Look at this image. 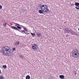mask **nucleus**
Here are the masks:
<instances>
[{"label":"nucleus","mask_w":79,"mask_h":79,"mask_svg":"<svg viewBox=\"0 0 79 79\" xmlns=\"http://www.w3.org/2000/svg\"><path fill=\"white\" fill-rule=\"evenodd\" d=\"M44 6H45V7H46V6H47V5L45 4H44Z\"/></svg>","instance_id":"nucleus-29"},{"label":"nucleus","mask_w":79,"mask_h":79,"mask_svg":"<svg viewBox=\"0 0 79 79\" xmlns=\"http://www.w3.org/2000/svg\"><path fill=\"white\" fill-rule=\"evenodd\" d=\"M15 26H17V27L15 26H11V28L12 29H15V30L16 31H18L19 32L20 31V30H19V29H21V27H19V26H21L22 27H23V26L20 25H19V24L18 23H15Z\"/></svg>","instance_id":"nucleus-2"},{"label":"nucleus","mask_w":79,"mask_h":79,"mask_svg":"<svg viewBox=\"0 0 79 79\" xmlns=\"http://www.w3.org/2000/svg\"><path fill=\"white\" fill-rule=\"evenodd\" d=\"M29 34V33H26V34H27V35H28Z\"/></svg>","instance_id":"nucleus-30"},{"label":"nucleus","mask_w":79,"mask_h":79,"mask_svg":"<svg viewBox=\"0 0 79 79\" xmlns=\"http://www.w3.org/2000/svg\"><path fill=\"white\" fill-rule=\"evenodd\" d=\"M24 31H27V29L26 28H24Z\"/></svg>","instance_id":"nucleus-19"},{"label":"nucleus","mask_w":79,"mask_h":79,"mask_svg":"<svg viewBox=\"0 0 79 79\" xmlns=\"http://www.w3.org/2000/svg\"><path fill=\"white\" fill-rule=\"evenodd\" d=\"M0 73H1V71L0 70Z\"/></svg>","instance_id":"nucleus-33"},{"label":"nucleus","mask_w":79,"mask_h":79,"mask_svg":"<svg viewBox=\"0 0 79 79\" xmlns=\"http://www.w3.org/2000/svg\"><path fill=\"white\" fill-rule=\"evenodd\" d=\"M15 49H16V48H13L12 49L13 51H14L15 50Z\"/></svg>","instance_id":"nucleus-23"},{"label":"nucleus","mask_w":79,"mask_h":79,"mask_svg":"<svg viewBox=\"0 0 79 79\" xmlns=\"http://www.w3.org/2000/svg\"><path fill=\"white\" fill-rule=\"evenodd\" d=\"M10 49L9 47L8 46H4L2 49V53L5 55H7L8 52L10 53Z\"/></svg>","instance_id":"nucleus-1"},{"label":"nucleus","mask_w":79,"mask_h":79,"mask_svg":"<svg viewBox=\"0 0 79 79\" xmlns=\"http://www.w3.org/2000/svg\"><path fill=\"white\" fill-rule=\"evenodd\" d=\"M74 75L75 76H76L77 74V73H76V71H75L74 72Z\"/></svg>","instance_id":"nucleus-22"},{"label":"nucleus","mask_w":79,"mask_h":79,"mask_svg":"<svg viewBox=\"0 0 79 79\" xmlns=\"http://www.w3.org/2000/svg\"><path fill=\"white\" fill-rule=\"evenodd\" d=\"M6 23H5L4 24H3V26L6 27Z\"/></svg>","instance_id":"nucleus-20"},{"label":"nucleus","mask_w":79,"mask_h":79,"mask_svg":"<svg viewBox=\"0 0 79 79\" xmlns=\"http://www.w3.org/2000/svg\"><path fill=\"white\" fill-rule=\"evenodd\" d=\"M21 33H22V34H26V31H25L24 30H22V31L21 32Z\"/></svg>","instance_id":"nucleus-12"},{"label":"nucleus","mask_w":79,"mask_h":79,"mask_svg":"<svg viewBox=\"0 0 79 79\" xmlns=\"http://www.w3.org/2000/svg\"><path fill=\"white\" fill-rule=\"evenodd\" d=\"M30 77L29 75H27L26 77V79H30Z\"/></svg>","instance_id":"nucleus-11"},{"label":"nucleus","mask_w":79,"mask_h":79,"mask_svg":"<svg viewBox=\"0 0 79 79\" xmlns=\"http://www.w3.org/2000/svg\"><path fill=\"white\" fill-rule=\"evenodd\" d=\"M30 34L33 37H34L35 36V34H34L32 33H31Z\"/></svg>","instance_id":"nucleus-14"},{"label":"nucleus","mask_w":79,"mask_h":79,"mask_svg":"<svg viewBox=\"0 0 79 79\" xmlns=\"http://www.w3.org/2000/svg\"><path fill=\"white\" fill-rule=\"evenodd\" d=\"M75 6H79V3L76 2H75Z\"/></svg>","instance_id":"nucleus-13"},{"label":"nucleus","mask_w":79,"mask_h":79,"mask_svg":"<svg viewBox=\"0 0 79 79\" xmlns=\"http://www.w3.org/2000/svg\"><path fill=\"white\" fill-rule=\"evenodd\" d=\"M2 6L0 5V9H2Z\"/></svg>","instance_id":"nucleus-26"},{"label":"nucleus","mask_w":79,"mask_h":79,"mask_svg":"<svg viewBox=\"0 0 79 79\" xmlns=\"http://www.w3.org/2000/svg\"><path fill=\"white\" fill-rule=\"evenodd\" d=\"M71 5L72 6H74V4H73V3L72 4H71Z\"/></svg>","instance_id":"nucleus-27"},{"label":"nucleus","mask_w":79,"mask_h":79,"mask_svg":"<svg viewBox=\"0 0 79 79\" xmlns=\"http://www.w3.org/2000/svg\"><path fill=\"white\" fill-rule=\"evenodd\" d=\"M73 54H74V55H73V57L74 58H75L74 56H76V58H79V51L77 52V51H73Z\"/></svg>","instance_id":"nucleus-5"},{"label":"nucleus","mask_w":79,"mask_h":79,"mask_svg":"<svg viewBox=\"0 0 79 79\" xmlns=\"http://www.w3.org/2000/svg\"><path fill=\"white\" fill-rule=\"evenodd\" d=\"M4 77L2 76H0V79H3Z\"/></svg>","instance_id":"nucleus-18"},{"label":"nucleus","mask_w":79,"mask_h":79,"mask_svg":"<svg viewBox=\"0 0 79 79\" xmlns=\"http://www.w3.org/2000/svg\"><path fill=\"white\" fill-rule=\"evenodd\" d=\"M19 32H21L22 31L21 30H20V31H19Z\"/></svg>","instance_id":"nucleus-31"},{"label":"nucleus","mask_w":79,"mask_h":79,"mask_svg":"<svg viewBox=\"0 0 79 79\" xmlns=\"http://www.w3.org/2000/svg\"><path fill=\"white\" fill-rule=\"evenodd\" d=\"M2 67L3 68H4V69H5V68H6V65H3L2 66Z\"/></svg>","instance_id":"nucleus-15"},{"label":"nucleus","mask_w":79,"mask_h":79,"mask_svg":"<svg viewBox=\"0 0 79 79\" xmlns=\"http://www.w3.org/2000/svg\"><path fill=\"white\" fill-rule=\"evenodd\" d=\"M41 9L44 12H47V11H49V10L48 9V6H46V7H45L44 4L41 6Z\"/></svg>","instance_id":"nucleus-4"},{"label":"nucleus","mask_w":79,"mask_h":79,"mask_svg":"<svg viewBox=\"0 0 79 79\" xmlns=\"http://www.w3.org/2000/svg\"><path fill=\"white\" fill-rule=\"evenodd\" d=\"M66 37H69V35H66Z\"/></svg>","instance_id":"nucleus-28"},{"label":"nucleus","mask_w":79,"mask_h":79,"mask_svg":"<svg viewBox=\"0 0 79 79\" xmlns=\"http://www.w3.org/2000/svg\"><path fill=\"white\" fill-rule=\"evenodd\" d=\"M19 44V42L16 41L15 42V45L16 46H17V45H18Z\"/></svg>","instance_id":"nucleus-8"},{"label":"nucleus","mask_w":79,"mask_h":79,"mask_svg":"<svg viewBox=\"0 0 79 79\" xmlns=\"http://www.w3.org/2000/svg\"><path fill=\"white\" fill-rule=\"evenodd\" d=\"M74 35H77V33L75 32V33L74 34Z\"/></svg>","instance_id":"nucleus-24"},{"label":"nucleus","mask_w":79,"mask_h":79,"mask_svg":"<svg viewBox=\"0 0 79 79\" xmlns=\"http://www.w3.org/2000/svg\"><path fill=\"white\" fill-rule=\"evenodd\" d=\"M31 48L34 50H35L38 49V45L37 44H33L31 46Z\"/></svg>","instance_id":"nucleus-6"},{"label":"nucleus","mask_w":79,"mask_h":79,"mask_svg":"<svg viewBox=\"0 0 79 79\" xmlns=\"http://www.w3.org/2000/svg\"><path fill=\"white\" fill-rule=\"evenodd\" d=\"M38 12L39 13H40V14H44L42 10H39Z\"/></svg>","instance_id":"nucleus-9"},{"label":"nucleus","mask_w":79,"mask_h":79,"mask_svg":"<svg viewBox=\"0 0 79 79\" xmlns=\"http://www.w3.org/2000/svg\"><path fill=\"white\" fill-rule=\"evenodd\" d=\"M65 32L66 33H71V34L74 35L75 31H73L72 29H69L68 28L65 29Z\"/></svg>","instance_id":"nucleus-3"},{"label":"nucleus","mask_w":79,"mask_h":79,"mask_svg":"<svg viewBox=\"0 0 79 79\" xmlns=\"http://www.w3.org/2000/svg\"><path fill=\"white\" fill-rule=\"evenodd\" d=\"M75 8H76V9H77V10H79V6H76V7H75Z\"/></svg>","instance_id":"nucleus-17"},{"label":"nucleus","mask_w":79,"mask_h":79,"mask_svg":"<svg viewBox=\"0 0 79 79\" xmlns=\"http://www.w3.org/2000/svg\"><path fill=\"white\" fill-rule=\"evenodd\" d=\"M36 34L38 37H41V33L39 32H38L36 33Z\"/></svg>","instance_id":"nucleus-7"},{"label":"nucleus","mask_w":79,"mask_h":79,"mask_svg":"<svg viewBox=\"0 0 79 79\" xmlns=\"http://www.w3.org/2000/svg\"><path fill=\"white\" fill-rule=\"evenodd\" d=\"M42 6V4H40L39 5V7H40V8H41V6Z\"/></svg>","instance_id":"nucleus-21"},{"label":"nucleus","mask_w":79,"mask_h":79,"mask_svg":"<svg viewBox=\"0 0 79 79\" xmlns=\"http://www.w3.org/2000/svg\"><path fill=\"white\" fill-rule=\"evenodd\" d=\"M78 31H79V28H78Z\"/></svg>","instance_id":"nucleus-32"},{"label":"nucleus","mask_w":79,"mask_h":79,"mask_svg":"<svg viewBox=\"0 0 79 79\" xmlns=\"http://www.w3.org/2000/svg\"><path fill=\"white\" fill-rule=\"evenodd\" d=\"M73 52H75V51H76V52H79V50H77V49L76 48V49H74V50H73Z\"/></svg>","instance_id":"nucleus-16"},{"label":"nucleus","mask_w":79,"mask_h":79,"mask_svg":"<svg viewBox=\"0 0 79 79\" xmlns=\"http://www.w3.org/2000/svg\"><path fill=\"white\" fill-rule=\"evenodd\" d=\"M20 57L22 59L23 58V56H22V55L20 56Z\"/></svg>","instance_id":"nucleus-25"},{"label":"nucleus","mask_w":79,"mask_h":79,"mask_svg":"<svg viewBox=\"0 0 79 79\" xmlns=\"http://www.w3.org/2000/svg\"><path fill=\"white\" fill-rule=\"evenodd\" d=\"M64 77V76L63 75H60L59 76V78L60 79H63Z\"/></svg>","instance_id":"nucleus-10"}]
</instances>
